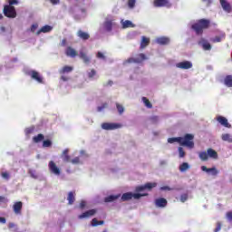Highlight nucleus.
Here are the masks:
<instances>
[{"label": "nucleus", "mask_w": 232, "mask_h": 232, "mask_svg": "<svg viewBox=\"0 0 232 232\" xmlns=\"http://www.w3.org/2000/svg\"><path fill=\"white\" fill-rule=\"evenodd\" d=\"M153 188H157V183L156 182H148L145 185H140L136 187L135 191L136 193L133 192H126L122 194L120 198L121 202H128V200H131L134 198L135 200H139L141 197H148V193H142L143 191H151Z\"/></svg>", "instance_id": "nucleus-1"}, {"label": "nucleus", "mask_w": 232, "mask_h": 232, "mask_svg": "<svg viewBox=\"0 0 232 232\" xmlns=\"http://www.w3.org/2000/svg\"><path fill=\"white\" fill-rule=\"evenodd\" d=\"M209 24L211 22L208 19H200L198 23L192 24V30L196 32L197 35H200L204 34V30H208L209 28Z\"/></svg>", "instance_id": "nucleus-2"}, {"label": "nucleus", "mask_w": 232, "mask_h": 232, "mask_svg": "<svg viewBox=\"0 0 232 232\" xmlns=\"http://www.w3.org/2000/svg\"><path fill=\"white\" fill-rule=\"evenodd\" d=\"M195 136L193 134H186L184 137H180L179 144L180 146H186L187 148H195V142H193Z\"/></svg>", "instance_id": "nucleus-3"}, {"label": "nucleus", "mask_w": 232, "mask_h": 232, "mask_svg": "<svg viewBox=\"0 0 232 232\" xmlns=\"http://www.w3.org/2000/svg\"><path fill=\"white\" fill-rule=\"evenodd\" d=\"M148 56H146V54L144 53H139L136 55L135 58L130 57L129 59H127L123 64H140L142 63H144V61H147Z\"/></svg>", "instance_id": "nucleus-4"}, {"label": "nucleus", "mask_w": 232, "mask_h": 232, "mask_svg": "<svg viewBox=\"0 0 232 232\" xmlns=\"http://www.w3.org/2000/svg\"><path fill=\"white\" fill-rule=\"evenodd\" d=\"M4 15L8 17L9 19H15L17 17V11H15V7L12 5H4Z\"/></svg>", "instance_id": "nucleus-5"}, {"label": "nucleus", "mask_w": 232, "mask_h": 232, "mask_svg": "<svg viewBox=\"0 0 232 232\" xmlns=\"http://www.w3.org/2000/svg\"><path fill=\"white\" fill-rule=\"evenodd\" d=\"M102 130H119V128H122V124L104 122L102 124Z\"/></svg>", "instance_id": "nucleus-6"}, {"label": "nucleus", "mask_w": 232, "mask_h": 232, "mask_svg": "<svg viewBox=\"0 0 232 232\" xmlns=\"http://www.w3.org/2000/svg\"><path fill=\"white\" fill-rule=\"evenodd\" d=\"M153 5L156 8H162L166 6L167 8H170L171 3L169 0H154Z\"/></svg>", "instance_id": "nucleus-7"}, {"label": "nucleus", "mask_w": 232, "mask_h": 232, "mask_svg": "<svg viewBox=\"0 0 232 232\" xmlns=\"http://www.w3.org/2000/svg\"><path fill=\"white\" fill-rule=\"evenodd\" d=\"M96 213H97V209L92 208V209L87 210V211L83 212L82 214L79 215L78 218L80 220H82V218H90L91 217H93Z\"/></svg>", "instance_id": "nucleus-8"}, {"label": "nucleus", "mask_w": 232, "mask_h": 232, "mask_svg": "<svg viewBox=\"0 0 232 232\" xmlns=\"http://www.w3.org/2000/svg\"><path fill=\"white\" fill-rule=\"evenodd\" d=\"M176 66L180 70H189L190 68H193V63L189 61H184V62L178 63Z\"/></svg>", "instance_id": "nucleus-9"}, {"label": "nucleus", "mask_w": 232, "mask_h": 232, "mask_svg": "<svg viewBox=\"0 0 232 232\" xmlns=\"http://www.w3.org/2000/svg\"><path fill=\"white\" fill-rule=\"evenodd\" d=\"M28 75H30L31 79L36 81V82L43 84V77H41V74L37 71H31Z\"/></svg>", "instance_id": "nucleus-10"}, {"label": "nucleus", "mask_w": 232, "mask_h": 232, "mask_svg": "<svg viewBox=\"0 0 232 232\" xmlns=\"http://www.w3.org/2000/svg\"><path fill=\"white\" fill-rule=\"evenodd\" d=\"M49 169L51 173H53V175H57V176L61 175V169H59V167H57L55 162L52 160L49 162Z\"/></svg>", "instance_id": "nucleus-11"}, {"label": "nucleus", "mask_w": 232, "mask_h": 232, "mask_svg": "<svg viewBox=\"0 0 232 232\" xmlns=\"http://www.w3.org/2000/svg\"><path fill=\"white\" fill-rule=\"evenodd\" d=\"M219 3L223 10L227 12V14H231L232 12L231 4H229L227 0H219Z\"/></svg>", "instance_id": "nucleus-12"}, {"label": "nucleus", "mask_w": 232, "mask_h": 232, "mask_svg": "<svg viewBox=\"0 0 232 232\" xmlns=\"http://www.w3.org/2000/svg\"><path fill=\"white\" fill-rule=\"evenodd\" d=\"M217 121L219 122V124H221V126H224L225 128H231V124H229V121H227V118L224 116H218Z\"/></svg>", "instance_id": "nucleus-13"}, {"label": "nucleus", "mask_w": 232, "mask_h": 232, "mask_svg": "<svg viewBox=\"0 0 232 232\" xmlns=\"http://www.w3.org/2000/svg\"><path fill=\"white\" fill-rule=\"evenodd\" d=\"M70 150L68 149H65L62 155H61V158L63 159V162H71L72 159L70 157Z\"/></svg>", "instance_id": "nucleus-14"}, {"label": "nucleus", "mask_w": 232, "mask_h": 232, "mask_svg": "<svg viewBox=\"0 0 232 232\" xmlns=\"http://www.w3.org/2000/svg\"><path fill=\"white\" fill-rule=\"evenodd\" d=\"M103 28L106 30V32H111L113 29V20L107 19L103 23Z\"/></svg>", "instance_id": "nucleus-15"}, {"label": "nucleus", "mask_w": 232, "mask_h": 232, "mask_svg": "<svg viewBox=\"0 0 232 232\" xmlns=\"http://www.w3.org/2000/svg\"><path fill=\"white\" fill-rule=\"evenodd\" d=\"M77 36L82 39V41H88V39H90V34L82 31V30H79L77 32Z\"/></svg>", "instance_id": "nucleus-16"}, {"label": "nucleus", "mask_w": 232, "mask_h": 232, "mask_svg": "<svg viewBox=\"0 0 232 232\" xmlns=\"http://www.w3.org/2000/svg\"><path fill=\"white\" fill-rule=\"evenodd\" d=\"M79 57L83 61L85 64H90V61H91L90 56H88V54H86L84 51L80 52Z\"/></svg>", "instance_id": "nucleus-17"}, {"label": "nucleus", "mask_w": 232, "mask_h": 232, "mask_svg": "<svg viewBox=\"0 0 232 232\" xmlns=\"http://www.w3.org/2000/svg\"><path fill=\"white\" fill-rule=\"evenodd\" d=\"M201 169H202V171H206V173H212V175H214V176L218 175V170H217V168H215V167L208 169V167L202 166Z\"/></svg>", "instance_id": "nucleus-18"}, {"label": "nucleus", "mask_w": 232, "mask_h": 232, "mask_svg": "<svg viewBox=\"0 0 232 232\" xmlns=\"http://www.w3.org/2000/svg\"><path fill=\"white\" fill-rule=\"evenodd\" d=\"M119 198H121V194L110 195L104 198V202H115V200H119Z\"/></svg>", "instance_id": "nucleus-19"}, {"label": "nucleus", "mask_w": 232, "mask_h": 232, "mask_svg": "<svg viewBox=\"0 0 232 232\" xmlns=\"http://www.w3.org/2000/svg\"><path fill=\"white\" fill-rule=\"evenodd\" d=\"M73 72V67L72 66H69V65H65L63 66L60 71L59 73L61 75H64V73H70Z\"/></svg>", "instance_id": "nucleus-20"}, {"label": "nucleus", "mask_w": 232, "mask_h": 232, "mask_svg": "<svg viewBox=\"0 0 232 232\" xmlns=\"http://www.w3.org/2000/svg\"><path fill=\"white\" fill-rule=\"evenodd\" d=\"M65 53L68 57H77V51L72 47H67Z\"/></svg>", "instance_id": "nucleus-21"}, {"label": "nucleus", "mask_w": 232, "mask_h": 232, "mask_svg": "<svg viewBox=\"0 0 232 232\" xmlns=\"http://www.w3.org/2000/svg\"><path fill=\"white\" fill-rule=\"evenodd\" d=\"M207 153L210 159H214V160L218 159V153L217 152V150L213 149H208Z\"/></svg>", "instance_id": "nucleus-22"}, {"label": "nucleus", "mask_w": 232, "mask_h": 232, "mask_svg": "<svg viewBox=\"0 0 232 232\" xmlns=\"http://www.w3.org/2000/svg\"><path fill=\"white\" fill-rule=\"evenodd\" d=\"M51 30H53V27L51 25H44L37 32V35H39V34H48Z\"/></svg>", "instance_id": "nucleus-23"}, {"label": "nucleus", "mask_w": 232, "mask_h": 232, "mask_svg": "<svg viewBox=\"0 0 232 232\" xmlns=\"http://www.w3.org/2000/svg\"><path fill=\"white\" fill-rule=\"evenodd\" d=\"M150 45V38L146 37V36H142L141 37V43H140V48L141 50L146 48V46Z\"/></svg>", "instance_id": "nucleus-24"}, {"label": "nucleus", "mask_w": 232, "mask_h": 232, "mask_svg": "<svg viewBox=\"0 0 232 232\" xmlns=\"http://www.w3.org/2000/svg\"><path fill=\"white\" fill-rule=\"evenodd\" d=\"M156 43H158V44H169V38L160 37V38H157Z\"/></svg>", "instance_id": "nucleus-25"}, {"label": "nucleus", "mask_w": 232, "mask_h": 232, "mask_svg": "<svg viewBox=\"0 0 232 232\" xmlns=\"http://www.w3.org/2000/svg\"><path fill=\"white\" fill-rule=\"evenodd\" d=\"M224 84H226L227 88H232V75H227L225 77Z\"/></svg>", "instance_id": "nucleus-26"}, {"label": "nucleus", "mask_w": 232, "mask_h": 232, "mask_svg": "<svg viewBox=\"0 0 232 232\" xmlns=\"http://www.w3.org/2000/svg\"><path fill=\"white\" fill-rule=\"evenodd\" d=\"M67 200L69 204H73L75 202V192L71 191L68 193Z\"/></svg>", "instance_id": "nucleus-27"}, {"label": "nucleus", "mask_w": 232, "mask_h": 232, "mask_svg": "<svg viewBox=\"0 0 232 232\" xmlns=\"http://www.w3.org/2000/svg\"><path fill=\"white\" fill-rule=\"evenodd\" d=\"M43 140H44V134H38L33 138V141L35 142V144H38V142H43Z\"/></svg>", "instance_id": "nucleus-28"}, {"label": "nucleus", "mask_w": 232, "mask_h": 232, "mask_svg": "<svg viewBox=\"0 0 232 232\" xmlns=\"http://www.w3.org/2000/svg\"><path fill=\"white\" fill-rule=\"evenodd\" d=\"M198 157H199L200 160H203L204 162H206V160H208V159H209V156H208V152H206V151L199 152Z\"/></svg>", "instance_id": "nucleus-29"}, {"label": "nucleus", "mask_w": 232, "mask_h": 232, "mask_svg": "<svg viewBox=\"0 0 232 232\" xmlns=\"http://www.w3.org/2000/svg\"><path fill=\"white\" fill-rule=\"evenodd\" d=\"M189 169V163L188 162H183L181 165H179V171L181 173H184V171H188Z\"/></svg>", "instance_id": "nucleus-30"}, {"label": "nucleus", "mask_w": 232, "mask_h": 232, "mask_svg": "<svg viewBox=\"0 0 232 232\" xmlns=\"http://www.w3.org/2000/svg\"><path fill=\"white\" fill-rule=\"evenodd\" d=\"M202 48L205 51H209L211 50V44L206 40H202Z\"/></svg>", "instance_id": "nucleus-31"}, {"label": "nucleus", "mask_w": 232, "mask_h": 232, "mask_svg": "<svg viewBox=\"0 0 232 232\" xmlns=\"http://www.w3.org/2000/svg\"><path fill=\"white\" fill-rule=\"evenodd\" d=\"M22 209H23V204H14V211L16 215H19L21 213Z\"/></svg>", "instance_id": "nucleus-32"}, {"label": "nucleus", "mask_w": 232, "mask_h": 232, "mask_svg": "<svg viewBox=\"0 0 232 232\" xmlns=\"http://www.w3.org/2000/svg\"><path fill=\"white\" fill-rule=\"evenodd\" d=\"M102 224H104V221H102V220L99 221L95 218L92 219V227H97V226H102Z\"/></svg>", "instance_id": "nucleus-33"}, {"label": "nucleus", "mask_w": 232, "mask_h": 232, "mask_svg": "<svg viewBox=\"0 0 232 232\" xmlns=\"http://www.w3.org/2000/svg\"><path fill=\"white\" fill-rule=\"evenodd\" d=\"M122 28H133V23L130 20H125L122 22Z\"/></svg>", "instance_id": "nucleus-34"}, {"label": "nucleus", "mask_w": 232, "mask_h": 232, "mask_svg": "<svg viewBox=\"0 0 232 232\" xmlns=\"http://www.w3.org/2000/svg\"><path fill=\"white\" fill-rule=\"evenodd\" d=\"M143 103L145 104L146 108L151 109L153 108V105L151 104V102L146 97H142Z\"/></svg>", "instance_id": "nucleus-35"}, {"label": "nucleus", "mask_w": 232, "mask_h": 232, "mask_svg": "<svg viewBox=\"0 0 232 232\" xmlns=\"http://www.w3.org/2000/svg\"><path fill=\"white\" fill-rule=\"evenodd\" d=\"M222 140H225L226 142H232V138L230 134H222L221 136Z\"/></svg>", "instance_id": "nucleus-36"}, {"label": "nucleus", "mask_w": 232, "mask_h": 232, "mask_svg": "<svg viewBox=\"0 0 232 232\" xmlns=\"http://www.w3.org/2000/svg\"><path fill=\"white\" fill-rule=\"evenodd\" d=\"M180 140H182L180 139V137H178V138H169V139H168V142H169V144H173L174 142H179V144H180Z\"/></svg>", "instance_id": "nucleus-37"}, {"label": "nucleus", "mask_w": 232, "mask_h": 232, "mask_svg": "<svg viewBox=\"0 0 232 232\" xmlns=\"http://www.w3.org/2000/svg\"><path fill=\"white\" fill-rule=\"evenodd\" d=\"M116 108L120 115H122V113H124V107L121 104L116 103Z\"/></svg>", "instance_id": "nucleus-38"}, {"label": "nucleus", "mask_w": 232, "mask_h": 232, "mask_svg": "<svg viewBox=\"0 0 232 232\" xmlns=\"http://www.w3.org/2000/svg\"><path fill=\"white\" fill-rule=\"evenodd\" d=\"M155 204H168V200L164 198H160L156 199Z\"/></svg>", "instance_id": "nucleus-39"}, {"label": "nucleus", "mask_w": 232, "mask_h": 232, "mask_svg": "<svg viewBox=\"0 0 232 232\" xmlns=\"http://www.w3.org/2000/svg\"><path fill=\"white\" fill-rule=\"evenodd\" d=\"M52 146V140H45L43 142V148H50Z\"/></svg>", "instance_id": "nucleus-40"}, {"label": "nucleus", "mask_w": 232, "mask_h": 232, "mask_svg": "<svg viewBox=\"0 0 232 232\" xmlns=\"http://www.w3.org/2000/svg\"><path fill=\"white\" fill-rule=\"evenodd\" d=\"M179 153L180 159H184V157H186V152L184 151V149L182 147L179 148Z\"/></svg>", "instance_id": "nucleus-41"}, {"label": "nucleus", "mask_w": 232, "mask_h": 232, "mask_svg": "<svg viewBox=\"0 0 232 232\" xmlns=\"http://www.w3.org/2000/svg\"><path fill=\"white\" fill-rule=\"evenodd\" d=\"M72 164H81V158L75 157L72 160H71Z\"/></svg>", "instance_id": "nucleus-42"}, {"label": "nucleus", "mask_w": 232, "mask_h": 232, "mask_svg": "<svg viewBox=\"0 0 232 232\" xmlns=\"http://www.w3.org/2000/svg\"><path fill=\"white\" fill-rule=\"evenodd\" d=\"M8 202V198L5 196H0V204H7Z\"/></svg>", "instance_id": "nucleus-43"}, {"label": "nucleus", "mask_w": 232, "mask_h": 232, "mask_svg": "<svg viewBox=\"0 0 232 232\" xmlns=\"http://www.w3.org/2000/svg\"><path fill=\"white\" fill-rule=\"evenodd\" d=\"M95 75H97V72L92 69L89 73H88V77L89 79H92V77H95Z\"/></svg>", "instance_id": "nucleus-44"}, {"label": "nucleus", "mask_w": 232, "mask_h": 232, "mask_svg": "<svg viewBox=\"0 0 232 232\" xmlns=\"http://www.w3.org/2000/svg\"><path fill=\"white\" fill-rule=\"evenodd\" d=\"M135 0H128V6L129 8H135Z\"/></svg>", "instance_id": "nucleus-45"}, {"label": "nucleus", "mask_w": 232, "mask_h": 232, "mask_svg": "<svg viewBox=\"0 0 232 232\" xmlns=\"http://www.w3.org/2000/svg\"><path fill=\"white\" fill-rule=\"evenodd\" d=\"M106 108H108V103L105 102L97 108V111H102V110H104Z\"/></svg>", "instance_id": "nucleus-46"}, {"label": "nucleus", "mask_w": 232, "mask_h": 232, "mask_svg": "<svg viewBox=\"0 0 232 232\" xmlns=\"http://www.w3.org/2000/svg\"><path fill=\"white\" fill-rule=\"evenodd\" d=\"M9 5L7 6H14V5H19V1L17 0H8Z\"/></svg>", "instance_id": "nucleus-47"}, {"label": "nucleus", "mask_w": 232, "mask_h": 232, "mask_svg": "<svg viewBox=\"0 0 232 232\" xmlns=\"http://www.w3.org/2000/svg\"><path fill=\"white\" fill-rule=\"evenodd\" d=\"M31 133H34V127L25 129V135H31Z\"/></svg>", "instance_id": "nucleus-48"}, {"label": "nucleus", "mask_w": 232, "mask_h": 232, "mask_svg": "<svg viewBox=\"0 0 232 232\" xmlns=\"http://www.w3.org/2000/svg\"><path fill=\"white\" fill-rule=\"evenodd\" d=\"M97 59H106V56H104V53L98 52L96 54Z\"/></svg>", "instance_id": "nucleus-49"}, {"label": "nucleus", "mask_w": 232, "mask_h": 232, "mask_svg": "<svg viewBox=\"0 0 232 232\" xmlns=\"http://www.w3.org/2000/svg\"><path fill=\"white\" fill-rule=\"evenodd\" d=\"M222 229V223L218 222L217 223V227L215 228L214 232H218Z\"/></svg>", "instance_id": "nucleus-50"}, {"label": "nucleus", "mask_w": 232, "mask_h": 232, "mask_svg": "<svg viewBox=\"0 0 232 232\" xmlns=\"http://www.w3.org/2000/svg\"><path fill=\"white\" fill-rule=\"evenodd\" d=\"M222 41V37L220 36H216L215 38L212 39V43H220Z\"/></svg>", "instance_id": "nucleus-51"}, {"label": "nucleus", "mask_w": 232, "mask_h": 232, "mask_svg": "<svg viewBox=\"0 0 232 232\" xmlns=\"http://www.w3.org/2000/svg\"><path fill=\"white\" fill-rule=\"evenodd\" d=\"M227 218L229 222H232V211L227 212Z\"/></svg>", "instance_id": "nucleus-52"}, {"label": "nucleus", "mask_w": 232, "mask_h": 232, "mask_svg": "<svg viewBox=\"0 0 232 232\" xmlns=\"http://www.w3.org/2000/svg\"><path fill=\"white\" fill-rule=\"evenodd\" d=\"M2 177L3 179H6V180H8V179H10V174L8 172H2Z\"/></svg>", "instance_id": "nucleus-53"}, {"label": "nucleus", "mask_w": 232, "mask_h": 232, "mask_svg": "<svg viewBox=\"0 0 232 232\" xmlns=\"http://www.w3.org/2000/svg\"><path fill=\"white\" fill-rule=\"evenodd\" d=\"M151 122L155 123V122H159V117L158 116H153L150 118Z\"/></svg>", "instance_id": "nucleus-54"}, {"label": "nucleus", "mask_w": 232, "mask_h": 232, "mask_svg": "<svg viewBox=\"0 0 232 232\" xmlns=\"http://www.w3.org/2000/svg\"><path fill=\"white\" fill-rule=\"evenodd\" d=\"M186 200H188V194H183L181 196V202H186Z\"/></svg>", "instance_id": "nucleus-55"}, {"label": "nucleus", "mask_w": 232, "mask_h": 232, "mask_svg": "<svg viewBox=\"0 0 232 232\" xmlns=\"http://www.w3.org/2000/svg\"><path fill=\"white\" fill-rule=\"evenodd\" d=\"M161 189L163 191H171V188L169 187H168V186L161 187Z\"/></svg>", "instance_id": "nucleus-56"}, {"label": "nucleus", "mask_w": 232, "mask_h": 232, "mask_svg": "<svg viewBox=\"0 0 232 232\" xmlns=\"http://www.w3.org/2000/svg\"><path fill=\"white\" fill-rule=\"evenodd\" d=\"M35 30H37V24H33L31 26V32H35Z\"/></svg>", "instance_id": "nucleus-57"}, {"label": "nucleus", "mask_w": 232, "mask_h": 232, "mask_svg": "<svg viewBox=\"0 0 232 232\" xmlns=\"http://www.w3.org/2000/svg\"><path fill=\"white\" fill-rule=\"evenodd\" d=\"M52 5H59V0H49Z\"/></svg>", "instance_id": "nucleus-58"}, {"label": "nucleus", "mask_w": 232, "mask_h": 232, "mask_svg": "<svg viewBox=\"0 0 232 232\" xmlns=\"http://www.w3.org/2000/svg\"><path fill=\"white\" fill-rule=\"evenodd\" d=\"M0 224H6V218H0Z\"/></svg>", "instance_id": "nucleus-59"}, {"label": "nucleus", "mask_w": 232, "mask_h": 232, "mask_svg": "<svg viewBox=\"0 0 232 232\" xmlns=\"http://www.w3.org/2000/svg\"><path fill=\"white\" fill-rule=\"evenodd\" d=\"M13 227H15V224L14 223H9L8 224V228L12 229Z\"/></svg>", "instance_id": "nucleus-60"}, {"label": "nucleus", "mask_w": 232, "mask_h": 232, "mask_svg": "<svg viewBox=\"0 0 232 232\" xmlns=\"http://www.w3.org/2000/svg\"><path fill=\"white\" fill-rule=\"evenodd\" d=\"M156 208H166V204H156Z\"/></svg>", "instance_id": "nucleus-61"}, {"label": "nucleus", "mask_w": 232, "mask_h": 232, "mask_svg": "<svg viewBox=\"0 0 232 232\" xmlns=\"http://www.w3.org/2000/svg\"><path fill=\"white\" fill-rule=\"evenodd\" d=\"M61 46H66V39L62 40Z\"/></svg>", "instance_id": "nucleus-62"}, {"label": "nucleus", "mask_w": 232, "mask_h": 232, "mask_svg": "<svg viewBox=\"0 0 232 232\" xmlns=\"http://www.w3.org/2000/svg\"><path fill=\"white\" fill-rule=\"evenodd\" d=\"M61 79H62V81L66 82V81H68L70 78H68V77L63 75V76H61Z\"/></svg>", "instance_id": "nucleus-63"}, {"label": "nucleus", "mask_w": 232, "mask_h": 232, "mask_svg": "<svg viewBox=\"0 0 232 232\" xmlns=\"http://www.w3.org/2000/svg\"><path fill=\"white\" fill-rule=\"evenodd\" d=\"M111 84H113V82L112 81H109L108 83H107V86H111Z\"/></svg>", "instance_id": "nucleus-64"}]
</instances>
